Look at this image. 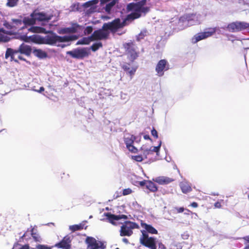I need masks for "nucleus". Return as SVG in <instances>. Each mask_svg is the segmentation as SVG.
I'll list each match as a JSON object with an SVG mask.
<instances>
[{
    "instance_id": "nucleus-37",
    "label": "nucleus",
    "mask_w": 249,
    "mask_h": 249,
    "mask_svg": "<svg viewBox=\"0 0 249 249\" xmlns=\"http://www.w3.org/2000/svg\"><path fill=\"white\" fill-rule=\"evenodd\" d=\"M151 134L153 137H154L156 138H157L158 137V132H157V130L156 129H155L154 128H153L151 130Z\"/></svg>"
},
{
    "instance_id": "nucleus-51",
    "label": "nucleus",
    "mask_w": 249,
    "mask_h": 249,
    "mask_svg": "<svg viewBox=\"0 0 249 249\" xmlns=\"http://www.w3.org/2000/svg\"><path fill=\"white\" fill-rule=\"evenodd\" d=\"M123 241L126 244L128 243V240L126 238H123Z\"/></svg>"
},
{
    "instance_id": "nucleus-15",
    "label": "nucleus",
    "mask_w": 249,
    "mask_h": 249,
    "mask_svg": "<svg viewBox=\"0 0 249 249\" xmlns=\"http://www.w3.org/2000/svg\"><path fill=\"white\" fill-rule=\"evenodd\" d=\"M215 32L214 29L211 30V31H206L204 32L199 33L196 35L192 39V42L196 43L198 41L205 39L211 36Z\"/></svg>"
},
{
    "instance_id": "nucleus-11",
    "label": "nucleus",
    "mask_w": 249,
    "mask_h": 249,
    "mask_svg": "<svg viewBox=\"0 0 249 249\" xmlns=\"http://www.w3.org/2000/svg\"><path fill=\"white\" fill-rule=\"evenodd\" d=\"M169 69V64L168 61L165 59H161L158 62L156 66V75L161 77L164 75V72Z\"/></svg>"
},
{
    "instance_id": "nucleus-16",
    "label": "nucleus",
    "mask_w": 249,
    "mask_h": 249,
    "mask_svg": "<svg viewBox=\"0 0 249 249\" xmlns=\"http://www.w3.org/2000/svg\"><path fill=\"white\" fill-rule=\"evenodd\" d=\"M80 27V25L77 23H73L72 24L71 27L62 28L59 30L58 33L60 34L75 33L77 32V29Z\"/></svg>"
},
{
    "instance_id": "nucleus-18",
    "label": "nucleus",
    "mask_w": 249,
    "mask_h": 249,
    "mask_svg": "<svg viewBox=\"0 0 249 249\" xmlns=\"http://www.w3.org/2000/svg\"><path fill=\"white\" fill-rule=\"evenodd\" d=\"M153 180L160 185H166L172 182L174 179L167 177L160 176L153 178Z\"/></svg>"
},
{
    "instance_id": "nucleus-52",
    "label": "nucleus",
    "mask_w": 249,
    "mask_h": 249,
    "mask_svg": "<svg viewBox=\"0 0 249 249\" xmlns=\"http://www.w3.org/2000/svg\"><path fill=\"white\" fill-rule=\"evenodd\" d=\"M24 237H25V233H24L22 236H21V238H24Z\"/></svg>"
},
{
    "instance_id": "nucleus-8",
    "label": "nucleus",
    "mask_w": 249,
    "mask_h": 249,
    "mask_svg": "<svg viewBox=\"0 0 249 249\" xmlns=\"http://www.w3.org/2000/svg\"><path fill=\"white\" fill-rule=\"evenodd\" d=\"M138 227V225L136 223L128 221H125L121 227L120 235L130 236L133 233L132 230Z\"/></svg>"
},
{
    "instance_id": "nucleus-40",
    "label": "nucleus",
    "mask_w": 249,
    "mask_h": 249,
    "mask_svg": "<svg viewBox=\"0 0 249 249\" xmlns=\"http://www.w3.org/2000/svg\"><path fill=\"white\" fill-rule=\"evenodd\" d=\"M32 235L36 241H39V237L37 236V235L35 233H32Z\"/></svg>"
},
{
    "instance_id": "nucleus-20",
    "label": "nucleus",
    "mask_w": 249,
    "mask_h": 249,
    "mask_svg": "<svg viewBox=\"0 0 249 249\" xmlns=\"http://www.w3.org/2000/svg\"><path fill=\"white\" fill-rule=\"evenodd\" d=\"M179 186L182 192L184 194H187L192 191L190 185L186 181L181 182L179 184Z\"/></svg>"
},
{
    "instance_id": "nucleus-29",
    "label": "nucleus",
    "mask_w": 249,
    "mask_h": 249,
    "mask_svg": "<svg viewBox=\"0 0 249 249\" xmlns=\"http://www.w3.org/2000/svg\"><path fill=\"white\" fill-rule=\"evenodd\" d=\"M18 1L19 0H7L6 5L8 7H14L18 5Z\"/></svg>"
},
{
    "instance_id": "nucleus-5",
    "label": "nucleus",
    "mask_w": 249,
    "mask_h": 249,
    "mask_svg": "<svg viewBox=\"0 0 249 249\" xmlns=\"http://www.w3.org/2000/svg\"><path fill=\"white\" fill-rule=\"evenodd\" d=\"M204 17L200 14L187 15L180 18L178 24L185 26L199 24L204 20Z\"/></svg>"
},
{
    "instance_id": "nucleus-41",
    "label": "nucleus",
    "mask_w": 249,
    "mask_h": 249,
    "mask_svg": "<svg viewBox=\"0 0 249 249\" xmlns=\"http://www.w3.org/2000/svg\"><path fill=\"white\" fill-rule=\"evenodd\" d=\"M214 207L217 208H220L221 207V205L219 202H216L214 204Z\"/></svg>"
},
{
    "instance_id": "nucleus-22",
    "label": "nucleus",
    "mask_w": 249,
    "mask_h": 249,
    "mask_svg": "<svg viewBox=\"0 0 249 249\" xmlns=\"http://www.w3.org/2000/svg\"><path fill=\"white\" fill-rule=\"evenodd\" d=\"M10 40V37L7 36L5 31L0 28V42H7Z\"/></svg>"
},
{
    "instance_id": "nucleus-55",
    "label": "nucleus",
    "mask_w": 249,
    "mask_h": 249,
    "mask_svg": "<svg viewBox=\"0 0 249 249\" xmlns=\"http://www.w3.org/2000/svg\"><path fill=\"white\" fill-rule=\"evenodd\" d=\"M246 49H249V47L247 48H246Z\"/></svg>"
},
{
    "instance_id": "nucleus-42",
    "label": "nucleus",
    "mask_w": 249,
    "mask_h": 249,
    "mask_svg": "<svg viewBox=\"0 0 249 249\" xmlns=\"http://www.w3.org/2000/svg\"><path fill=\"white\" fill-rule=\"evenodd\" d=\"M242 239H244L247 243H249V235L245 236L243 237Z\"/></svg>"
},
{
    "instance_id": "nucleus-31",
    "label": "nucleus",
    "mask_w": 249,
    "mask_h": 249,
    "mask_svg": "<svg viewBox=\"0 0 249 249\" xmlns=\"http://www.w3.org/2000/svg\"><path fill=\"white\" fill-rule=\"evenodd\" d=\"M127 148L128 149V150L132 152V153H137L138 152V149L136 147H135L133 145V144H131V145H128V146H126Z\"/></svg>"
},
{
    "instance_id": "nucleus-27",
    "label": "nucleus",
    "mask_w": 249,
    "mask_h": 249,
    "mask_svg": "<svg viewBox=\"0 0 249 249\" xmlns=\"http://www.w3.org/2000/svg\"><path fill=\"white\" fill-rule=\"evenodd\" d=\"M161 145V141H160L159 145L157 146H150L149 147L148 154H152L153 152H156L157 155L159 154V152Z\"/></svg>"
},
{
    "instance_id": "nucleus-9",
    "label": "nucleus",
    "mask_w": 249,
    "mask_h": 249,
    "mask_svg": "<svg viewBox=\"0 0 249 249\" xmlns=\"http://www.w3.org/2000/svg\"><path fill=\"white\" fill-rule=\"evenodd\" d=\"M124 48L126 51V54L127 58L132 62L138 56V53L136 51L135 45L132 42L125 43L124 45Z\"/></svg>"
},
{
    "instance_id": "nucleus-14",
    "label": "nucleus",
    "mask_w": 249,
    "mask_h": 249,
    "mask_svg": "<svg viewBox=\"0 0 249 249\" xmlns=\"http://www.w3.org/2000/svg\"><path fill=\"white\" fill-rule=\"evenodd\" d=\"M109 222L114 225H117L118 223V221L122 219L124 220L127 218V216L124 214L122 215H115L111 214L109 213H107L105 214Z\"/></svg>"
},
{
    "instance_id": "nucleus-19",
    "label": "nucleus",
    "mask_w": 249,
    "mask_h": 249,
    "mask_svg": "<svg viewBox=\"0 0 249 249\" xmlns=\"http://www.w3.org/2000/svg\"><path fill=\"white\" fill-rule=\"evenodd\" d=\"M101 2H107L105 10L107 13H110L112 8L118 3V0H101Z\"/></svg>"
},
{
    "instance_id": "nucleus-43",
    "label": "nucleus",
    "mask_w": 249,
    "mask_h": 249,
    "mask_svg": "<svg viewBox=\"0 0 249 249\" xmlns=\"http://www.w3.org/2000/svg\"><path fill=\"white\" fill-rule=\"evenodd\" d=\"M191 206L194 208H196L198 206V204L196 202H194L191 204Z\"/></svg>"
},
{
    "instance_id": "nucleus-25",
    "label": "nucleus",
    "mask_w": 249,
    "mask_h": 249,
    "mask_svg": "<svg viewBox=\"0 0 249 249\" xmlns=\"http://www.w3.org/2000/svg\"><path fill=\"white\" fill-rule=\"evenodd\" d=\"M146 187L152 192H155L158 190V188L156 184L151 181L147 180Z\"/></svg>"
},
{
    "instance_id": "nucleus-50",
    "label": "nucleus",
    "mask_w": 249,
    "mask_h": 249,
    "mask_svg": "<svg viewBox=\"0 0 249 249\" xmlns=\"http://www.w3.org/2000/svg\"><path fill=\"white\" fill-rule=\"evenodd\" d=\"M244 244L246 245V246L243 249H249V244H247L246 242H245Z\"/></svg>"
},
{
    "instance_id": "nucleus-30",
    "label": "nucleus",
    "mask_w": 249,
    "mask_h": 249,
    "mask_svg": "<svg viewBox=\"0 0 249 249\" xmlns=\"http://www.w3.org/2000/svg\"><path fill=\"white\" fill-rule=\"evenodd\" d=\"M149 149V146H148L146 144L143 145L141 148V150L143 152V155L145 157L148 155Z\"/></svg>"
},
{
    "instance_id": "nucleus-10",
    "label": "nucleus",
    "mask_w": 249,
    "mask_h": 249,
    "mask_svg": "<svg viewBox=\"0 0 249 249\" xmlns=\"http://www.w3.org/2000/svg\"><path fill=\"white\" fill-rule=\"evenodd\" d=\"M231 32H236L247 29L249 31V23L246 22L236 21L229 24L227 27Z\"/></svg>"
},
{
    "instance_id": "nucleus-2",
    "label": "nucleus",
    "mask_w": 249,
    "mask_h": 249,
    "mask_svg": "<svg viewBox=\"0 0 249 249\" xmlns=\"http://www.w3.org/2000/svg\"><path fill=\"white\" fill-rule=\"evenodd\" d=\"M124 22H121V19L117 18L111 22L104 23L102 29L94 31L91 35L92 41L107 39L109 35V31L116 32L118 29L124 25Z\"/></svg>"
},
{
    "instance_id": "nucleus-1",
    "label": "nucleus",
    "mask_w": 249,
    "mask_h": 249,
    "mask_svg": "<svg viewBox=\"0 0 249 249\" xmlns=\"http://www.w3.org/2000/svg\"><path fill=\"white\" fill-rule=\"evenodd\" d=\"M53 16L44 12H38L34 11L30 17L24 18L22 20L20 18H12L11 24L16 28L22 29L20 27L22 24L24 25H31L35 23L36 20L42 21V25L44 27L35 26L31 27L28 30L33 33L49 34L50 35L46 36L44 37L36 36L35 37L36 41L38 44H47L51 46L56 45L57 43L67 42L75 40L78 38L76 35H68L61 36L57 35L50 29L53 25L51 23L46 24V22L52 19Z\"/></svg>"
},
{
    "instance_id": "nucleus-7",
    "label": "nucleus",
    "mask_w": 249,
    "mask_h": 249,
    "mask_svg": "<svg viewBox=\"0 0 249 249\" xmlns=\"http://www.w3.org/2000/svg\"><path fill=\"white\" fill-rule=\"evenodd\" d=\"M90 53V49L88 47L77 48L67 52V54L77 59H83L85 57H88Z\"/></svg>"
},
{
    "instance_id": "nucleus-17",
    "label": "nucleus",
    "mask_w": 249,
    "mask_h": 249,
    "mask_svg": "<svg viewBox=\"0 0 249 249\" xmlns=\"http://www.w3.org/2000/svg\"><path fill=\"white\" fill-rule=\"evenodd\" d=\"M130 66L131 63H124L122 65V68L130 76L131 78H132L136 71L137 67H131Z\"/></svg>"
},
{
    "instance_id": "nucleus-54",
    "label": "nucleus",
    "mask_w": 249,
    "mask_h": 249,
    "mask_svg": "<svg viewBox=\"0 0 249 249\" xmlns=\"http://www.w3.org/2000/svg\"><path fill=\"white\" fill-rule=\"evenodd\" d=\"M25 41H27V39H23Z\"/></svg>"
},
{
    "instance_id": "nucleus-12",
    "label": "nucleus",
    "mask_w": 249,
    "mask_h": 249,
    "mask_svg": "<svg viewBox=\"0 0 249 249\" xmlns=\"http://www.w3.org/2000/svg\"><path fill=\"white\" fill-rule=\"evenodd\" d=\"M86 242L89 249H104L106 245L101 241L96 240L92 237H88L86 239Z\"/></svg>"
},
{
    "instance_id": "nucleus-28",
    "label": "nucleus",
    "mask_w": 249,
    "mask_h": 249,
    "mask_svg": "<svg viewBox=\"0 0 249 249\" xmlns=\"http://www.w3.org/2000/svg\"><path fill=\"white\" fill-rule=\"evenodd\" d=\"M102 43L100 42L94 43L91 46L90 50H91L93 52H95L98 50L100 48L102 47Z\"/></svg>"
},
{
    "instance_id": "nucleus-13",
    "label": "nucleus",
    "mask_w": 249,
    "mask_h": 249,
    "mask_svg": "<svg viewBox=\"0 0 249 249\" xmlns=\"http://www.w3.org/2000/svg\"><path fill=\"white\" fill-rule=\"evenodd\" d=\"M71 240L72 237L71 236L67 235L60 242L55 244L53 247H55L62 249H70L71 248Z\"/></svg>"
},
{
    "instance_id": "nucleus-56",
    "label": "nucleus",
    "mask_w": 249,
    "mask_h": 249,
    "mask_svg": "<svg viewBox=\"0 0 249 249\" xmlns=\"http://www.w3.org/2000/svg\"><path fill=\"white\" fill-rule=\"evenodd\" d=\"M248 198L249 199V195H248Z\"/></svg>"
},
{
    "instance_id": "nucleus-47",
    "label": "nucleus",
    "mask_w": 249,
    "mask_h": 249,
    "mask_svg": "<svg viewBox=\"0 0 249 249\" xmlns=\"http://www.w3.org/2000/svg\"><path fill=\"white\" fill-rule=\"evenodd\" d=\"M99 1V0H93L91 1H90V2H91L92 3V4H95L96 3H97Z\"/></svg>"
},
{
    "instance_id": "nucleus-44",
    "label": "nucleus",
    "mask_w": 249,
    "mask_h": 249,
    "mask_svg": "<svg viewBox=\"0 0 249 249\" xmlns=\"http://www.w3.org/2000/svg\"><path fill=\"white\" fill-rule=\"evenodd\" d=\"M159 248H160L161 249H165L164 246L161 243L159 244Z\"/></svg>"
},
{
    "instance_id": "nucleus-48",
    "label": "nucleus",
    "mask_w": 249,
    "mask_h": 249,
    "mask_svg": "<svg viewBox=\"0 0 249 249\" xmlns=\"http://www.w3.org/2000/svg\"><path fill=\"white\" fill-rule=\"evenodd\" d=\"M18 58L20 60H23V61H26L25 59H24L22 56L20 55H18Z\"/></svg>"
},
{
    "instance_id": "nucleus-53",
    "label": "nucleus",
    "mask_w": 249,
    "mask_h": 249,
    "mask_svg": "<svg viewBox=\"0 0 249 249\" xmlns=\"http://www.w3.org/2000/svg\"><path fill=\"white\" fill-rule=\"evenodd\" d=\"M92 217V215H90V216H89V218H91Z\"/></svg>"
},
{
    "instance_id": "nucleus-49",
    "label": "nucleus",
    "mask_w": 249,
    "mask_h": 249,
    "mask_svg": "<svg viewBox=\"0 0 249 249\" xmlns=\"http://www.w3.org/2000/svg\"><path fill=\"white\" fill-rule=\"evenodd\" d=\"M143 138L145 140H150V137L148 135H144Z\"/></svg>"
},
{
    "instance_id": "nucleus-39",
    "label": "nucleus",
    "mask_w": 249,
    "mask_h": 249,
    "mask_svg": "<svg viewBox=\"0 0 249 249\" xmlns=\"http://www.w3.org/2000/svg\"><path fill=\"white\" fill-rule=\"evenodd\" d=\"M147 182V181H146V180H143L142 181H140L139 184L141 186H144L145 185V186H146Z\"/></svg>"
},
{
    "instance_id": "nucleus-26",
    "label": "nucleus",
    "mask_w": 249,
    "mask_h": 249,
    "mask_svg": "<svg viewBox=\"0 0 249 249\" xmlns=\"http://www.w3.org/2000/svg\"><path fill=\"white\" fill-rule=\"evenodd\" d=\"M85 224L83 222L78 225H74L70 226L69 229L72 232H74L76 231H79L84 228Z\"/></svg>"
},
{
    "instance_id": "nucleus-33",
    "label": "nucleus",
    "mask_w": 249,
    "mask_h": 249,
    "mask_svg": "<svg viewBox=\"0 0 249 249\" xmlns=\"http://www.w3.org/2000/svg\"><path fill=\"white\" fill-rule=\"evenodd\" d=\"M146 32L145 31H142L137 36V39L138 41H140L141 39H142L145 36H146Z\"/></svg>"
},
{
    "instance_id": "nucleus-23",
    "label": "nucleus",
    "mask_w": 249,
    "mask_h": 249,
    "mask_svg": "<svg viewBox=\"0 0 249 249\" xmlns=\"http://www.w3.org/2000/svg\"><path fill=\"white\" fill-rule=\"evenodd\" d=\"M92 41V36H91L89 37H84L79 40L77 43L76 45H87L89 44V43Z\"/></svg>"
},
{
    "instance_id": "nucleus-36",
    "label": "nucleus",
    "mask_w": 249,
    "mask_h": 249,
    "mask_svg": "<svg viewBox=\"0 0 249 249\" xmlns=\"http://www.w3.org/2000/svg\"><path fill=\"white\" fill-rule=\"evenodd\" d=\"M133 159L137 161H142L143 160L142 156L141 155L134 156Z\"/></svg>"
},
{
    "instance_id": "nucleus-35",
    "label": "nucleus",
    "mask_w": 249,
    "mask_h": 249,
    "mask_svg": "<svg viewBox=\"0 0 249 249\" xmlns=\"http://www.w3.org/2000/svg\"><path fill=\"white\" fill-rule=\"evenodd\" d=\"M131 192H132V190L130 189H129V188L125 189L123 190V194L124 196H125V195L130 194L131 193Z\"/></svg>"
},
{
    "instance_id": "nucleus-4",
    "label": "nucleus",
    "mask_w": 249,
    "mask_h": 249,
    "mask_svg": "<svg viewBox=\"0 0 249 249\" xmlns=\"http://www.w3.org/2000/svg\"><path fill=\"white\" fill-rule=\"evenodd\" d=\"M146 0H141L137 3H129L127 5V9L132 12L127 15L126 19L133 20L138 18L142 16H144L149 11V8L144 7Z\"/></svg>"
},
{
    "instance_id": "nucleus-3",
    "label": "nucleus",
    "mask_w": 249,
    "mask_h": 249,
    "mask_svg": "<svg viewBox=\"0 0 249 249\" xmlns=\"http://www.w3.org/2000/svg\"><path fill=\"white\" fill-rule=\"evenodd\" d=\"M141 226L144 230L141 231L142 234L140 238V243L150 249H157V239L149 236L148 233L157 234L158 231L152 225L145 223L142 222Z\"/></svg>"
},
{
    "instance_id": "nucleus-21",
    "label": "nucleus",
    "mask_w": 249,
    "mask_h": 249,
    "mask_svg": "<svg viewBox=\"0 0 249 249\" xmlns=\"http://www.w3.org/2000/svg\"><path fill=\"white\" fill-rule=\"evenodd\" d=\"M124 139L126 146H128L129 145L133 144L134 141L136 139V137L132 135L126 134L124 135Z\"/></svg>"
},
{
    "instance_id": "nucleus-38",
    "label": "nucleus",
    "mask_w": 249,
    "mask_h": 249,
    "mask_svg": "<svg viewBox=\"0 0 249 249\" xmlns=\"http://www.w3.org/2000/svg\"><path fill=\"white\" fill-rule=\"evenodd\" d=\"M32 90L36 91H37L38 92H41L42 91L44 90V88L43 87H40V89L39 90H37L35 88L32 89Z\"/></svg>"
},
{
    "instance_id": "nucleus-6",
    "label": "nucleus",
    "mask_w": 249,
    "mask_h": 249,
    "mask_svg": "<svg viewBox=\"0 0 249 249\" xmlns=\"http://www.w3.org/2000/svg\"><path fill=\"white\" fill-rule=\"evenodd\" d=\"M32 52L31 48L30 46L22 43L20 45L18 50H13L11 48H8L5 53V58H8L10 57L11 61H14L18 62L17 59H15V55L20 53L22 54H25L26 55H30Z\"/></svg>"
},
{
    "instance_id": "nucleus-46",
    "label": "nucleus",
    "mask_w": 249,
    "mask_h": 249,
    "mask_svg": "<svg viewBox=\"0 0 249 249\" xmlns=\"http://www.w3.org/2000/svg\"><path fill=\"white\" fill-rule=\"evenodd\" d=\"M19 249H29V247L28 245H24L21 248H20Z\"/></svg>"
},
{
    "instance_id": "nucleus-45",
    "label": "nucleus",
    "mask_w": 249,
    "mask_h": 249,
    "mask_svg": "<svg viewBox=\"0 0 249 249\" xmlns=\"http://www.w3.org/2000/svg\"><path fill=\"white\" fill-rule=\"evenodd\" d=\"M184 208L183 207H180V208H179L178 209V213H182L183 211H184Z\"/></svg>"
},
{
    "instance_id": "nucleus-32",
    "label": "nucleus",
    "mask_w": 249,
    "mask_h": 249,
    "mask_svg": "<svg viewBox=\"0 0 249 249\" xmlns=\"http://www.w3.org/2000/svg\"><path fill=\"white\" fill-rule=\"evenodd\" d=\"M93 28L91 26H87L84 30V33L85 35H89L92 33Z\"/></svg>"
},
{
    "instance_id": "nucleus-24",
    "label": "nucleus",
    "mask_w": 249,
    "mask_h": 249,
    "mask_svg": "<svg viewBox=\"0 0 249 249\" xmlns=\"http://www.w3.org/2000/svg\"><path fill=\"white\" fill-rule=\"evenodd\" d=\"M35 55L39 58H44L47 56V53L43 51L40 49H35L33 52Z\"/></svg>"
},
{
    "instance_id": "nucleus-34",
    "label": "nucleus",
    "mask_w": 249,
    "mask_h": 249,
    "mask_svg": "<svg viewBox=\"0 0 249 249\" xmlns=\"http://www.w3.org/2000/svg\"><path fill=\"white\" fill-rule=\"evenodd\" d=\"M53 248V246L49 247L43 245H38L36 246V249H52Z\"/></svg>"
}]
</instances>
